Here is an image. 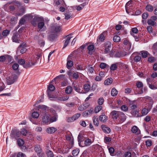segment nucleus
<instances>
[{
  "mask_svg": "<svg viewBox=\"0 0 157 157\" xmlns=\"http://www.w3.org/2000/svg\"><path fill=\"white\" fill-rule=\"evenodd\" d=\"M18 76L15 74H12L11 76L6 78V82L8 85H11L17 81Z\"/></svg>",
  "mask_w": 157,
  "mask_h": 157,
  "instance_id": "obj_1",
  "label": "nucleus"
},
{
  "mask_svg": "<svg viewBox=\"0 0 157 157\" xmlns=\"http://www.w3.org/2000/svg\"><path fill=\"white\" fill-rule=\"evenodd\" d=\"M21 136L20 132L17 130H13L11 131L10 136L12 139L17 140Z\"/></svg>",
  "mask_w": 157,
  "mask_h": 157,
  "instance_id": "obj_2",
  "label": "nucleus"
},
{
  "mask_svg": "<svg viewBox=\"0 0 157 157\" xmlns=\"http://www.w3.org/2000/svg\"><path fill=\"white\" fill-rule=\"evenodd\" d=\"M18 62L19 64L21 65H24L23 67L25 68H28L30 67L32 65H34L35 64V63H33V62H29L27 64L25 63V61L23 59H20L18 60Z\"/></svg>",
  "mask_w": 157,
  "mask_h": 157,
  "instance_id": "obj_3",
  "label": "nucleus"
},
{
  "mask_svg": "<svg viewBox=\"0 0 157 157\" xmlns=\"http://www.w3.org/2000/svg\"><path fill=\"white\" fill-rule=\"evenodd\" d=\"M26 46L25 44L24 43L21 44L17 48V53H18L20 52L21 53L23 54L25 53L26 51Z\"/></svg>",
  "mask_w": 157,
  "mask_h": 157,
  "instance_id": "obj_4",
  "label": "nucleus"
},
{
  "mask_svg": "<svg viewBox=\"0 0 157 157\" xmlns=\"http://www.w3.org/2000/svg\"><path fill=\"white\" fill-rule=\"evenodd\" d=\"M33 18V16L32 15L30 14H28L26 15H25L24 16V18H21L19 21V25H21L24 24L25 23V20L24 18H25L26 19H31Z\"/></svg>",
  "mask_w": 157,
  "mask_h": 157,
  "instance_id": "obj_5",
  "label": "nucleus"
},
{
  "mask_svg": "<svg viewBox=\"0 0 157 157\" xmlns=\"http://www.w3.org/2000/svg\"><path fill=\"white\" fill-rule=\"evenodd\" d=\"M120 113H121L120 111L113 110L111 112L110 115L112 118L116 120L119 117Z\"/></svg>",
  "mask_w": 157,
  "mask_h": 157,
  "instance_id": "obj_6",
  "label": "nucleus"
},
{
  "mask_svg": "<svg viewBox=\"0 0 157 157\" xmlns=\"http://www.w3.org/2000/svg\"><path fill=\"white\" fill-rule=\"evenodd\" d=\"M35 151L37 153V155L39 157H42L44 153L42 152V149L38 145H36L35 147Z\"/></svg>",
  "mask_w": 157,
  "mask_h": 157,
  "instance_id": "obj_7",
  "label": "nucleus"
},
{
  "mask_svg": "<svg viewBox=\"0 0 157 157\" xmlns=\"http://www.w3.org/2000/svg\"><path fill=\"white\" fill-rule=\"evenodd\" d=\"M41 35H39V36L36 35L34 37V38L35 39L38 40V43L40 47L44 46L45 44L44 41L41 39L40 38Z\"/></svg>",
  "mask_w": 157,
  "mask_h": 157,
  "instance_id": "obj_8",
  "label": "nucleus"
},
{
  "mask_svg": "<svg viewBox=\"0 0 157 157\" xmlns=\"http://www.w3.org/2000/svg\"><path fill=\"white\" fill-rule=\"evenodd\" d=\"M132 1H130L128 2L126 4L125 9L126 12L128 13L129 11L133 9L132 5L131 3Z\"/></svg>",
  "mask_w": 157,
  "mask_h": 157,
  "instance_id": "obj_9",
  "label": "nucleus"
},
{
  "mask_svg": "<svg viewBox=\"0 0 157 157\" xmlns=\"http://www.w3.org/2000/svg\"><path fill=\"white\" fill-rule=\"evenodd\" d=\"M111 48V43L109 42L105 43V49L104 52L105 53H108L110 52Z\"/></svg>",
  "mask_w": 157,
  "mask_h": 157,
  "instance_id": "obj_10",
  "label": "nucleus"
},
{
  "mask_svg": "<svg viewBox=\"0 0 157 157\" xmlns=\"http://www.w3.org/2000/svg\"><path fill=\"white\" fill-rule=\"evenodd\" d=\"M119 118L120 119V122L121 123L125 121L126 119V116L123 113L121 112Z\"/></svg>",
  "mask_w": 157,
  "mask_h": 157,
  "instance_id": "obj_11",
  "label": "nucleus"
},
{
  "mask_svg": "<svg viewBox=\"0 0 157 157\" xmlns=\"http://www.w3.org/2000/svg\"><path fill=\"white\" fill-rule=\"evenodd\" d=\"M106 34V32H104L101 34L98 37L97 39L98 41H103L105 38V36Z\"/></svg>",
  "mask_w": 157,
  "mask_h": 157,
  "instance_id": "obj_12",
  "label": "nucleus"
},
{
  "mask_svg": "<svg viewBox=\"0 0 157 157\" xmlns=\"http://www.w3.org/2000/svg\"><path fill=\"white\" fill-rule=\"evenodd\" d=\"M101 128L105 133L108 134L111 132L110 129L106 125H102L101 126Z\"/></svg>",
  "mask_w": 157,
  "mask_h": 157,
  "instance_id": "obj_13",
  "label": "nucleus"
},
{
  "mask_svg": "<svg viewBox=\"0 0 157 157\" xmlns=\"http://www.w3.org/2000/svg\"><path fill=\"white\" fill-rule=\"evenodd\" d=\"M48 107L44 105H42L40 106L39 107V110L40 111L43 112V115L44 114L46 110H48Z\"/></svg>",
  "mask_w": 157,
  "mask_h": 157,
  "instance_id": "obj_14",
  "label": "nucleus"
},
{
  "mask_svg": "<svg viewBox=\"0 0 157 157\" xmlns=\"http://www.w3.org/2000/svg\"><path fill=\"white\" fill-rule=\"evenodd\" d=\"M18 35L17 33H15L13 34L12 37L13 41L16 43L19 42Z\"/></svg>",
  "mask_w": 157,
  "mask_h": 157,
  "instance_id": "obj_15",
  "label": "nucleus"
},
{
  "mask_svg": "<svg viewBox=\"0 0 157 157\" xmlns=\"http://www.w3.org/2000/svg\"><path fill=\"white\" fill-rule=\"evenodd\" d=\"M44 116L42 118L43 122L44 123H50V118L49 117L47 116L46 113H44V114L43 115Z\"/></svg>",
  "mask_w": 157,
  "mask_h": 157,
  "instance_id": "obj_16",
  "label": "nucleus"
},
{
  "mask_svg": "<svg viewBox=\"0 0 157 157\" xmlns=\"http://www.w3.org/2000/svg\"><path fill=\"white\" fill-rule=\"evenodd\" d=\"M136 85L138 88H141V90L138 92V94H141L143 93L142 88L143 86V83L141 82L138 81L136 83Z\"/></svg>",
  "mask_w": 157,
  "mask_h": 157,
  "instance_id": "obj_17",
  "label": "nucleus"
},
{
  "mask_svg": "<svg viewBox=\"0 0 157 157\" xmlns=\"http://www.w3.org/2000/svg\"><path fill=\"white\" fill-rule=\"evenodd\" d=\"M40 18L39 17H34L31 21V23L34 26H36L37 24V22L39 21Z\"/></svg>",
  "mask_w": 157,
  "mask_h": 157,
  "instance_id": "obj_18",
  "label": "nucleus"
},
{
  "mask_svg": "<svg viewBox=\"0 0 157 157\" xmlns=\"http://www.w3.org/2000/svg\"><path fill=\"white\" fill-rule=\"evenodd\" d=\"M71 34H70L69 35L67 36V38L65 40V42L64 44L63 47V48H65L68 44L69 43L70 41L71 38L72 37L69 36L71 35Z\"/></svg>",
  "mask_w": 157,
  "mask_h": 157,
  "instance_id": "obj_19",
  "label": "nucleus"
},
{
  "mask_svg": "<svg viewBox=\"0 0 157 157\" xmlns=\"http://www.w3.org/2000/svg\"><path fill=\"white\" fill-rule=\"evenodd\" d=\"M56 130L57 129L56 128L49 127L47 128L46 132L48 133L52 134L54 133Z\"/></svg>",
  "mask_w": 157,
  "mask_h": 157,
  "instance_id": "obj_20",
  "label": "nucleus"
},
{
  "mask_svg": "<svg viewBox=\"0 0 157 157\" xmlns=\"http://www.w3.org/2000/svg\"><path fill=\"white\" fill-rule=\"evenodd\" d=\"M99 120L103 122H105L107 120V117L105 115H101L99 117Z\"/></svg>",
  "mask_w": 157,
  "mask_h": 157,
  "instance_id": "obj_21",
  "label": "nucleus"
},
{
  "mask_svg": "<svg viewBox=\"0 0 157 157\" xmlns=\"http://www.w3.org/2000/svg\"><path fill=\"white\" fill-rule=\"evenodd\" d=\"M52 29L55 31V32H58L61 30V28L60 26L55 24L52 27Z\"/></svg>",
  "mask_w": 157,
  "mask_h": 157,
  "instance_id": "obj_22",
  "label": "nucleus"
},
{
  "mask_svg": "<svg viewBox=\"0 0 157 157\" xmlns=\"http://www.w3.org/2000/svg\"><path fill=\"white\" fill-rule=\"evenodd\" d=\"M67 67L68 69H70L73 65V62L69 59V57L67 59Z\"/></svg>",
  "mask_w": 157,
  "mask_h": 157,
  "instance_id": "obj_23",
  "label": "nucleus"
},
{
  "mask_svg": "<svg viewBox=\"0 0 157 157\" xmlns=\"http://www.w3.org/2000/svg\"><path fill=\"white\" fill-rule=\"evenodd\" d=\"M139 54H141L142 57L143 58L147 57L149 54V53L147 51H141Z\"/></svg>",
  "mask_w": 157,
  "mask_h": 157,
  "instance_id": "obj_24",
  "label": "nucleus"
},
{
  "mask_svg": "<svg viewBox=\"0 0 157 157\" xmlns=\"http://www.w3.org/2000/svg\"><path fill=\"white\" fill-rule=\"evenodd\" d=\"M84 145L82 146V147H84L85 146H90L92 143V141L91 140L87 139L85 140L84 142Z\"/></svg>",
  "mask_w": 157,
  "mask_h": 157,
  "instance_id": "obj_25",
  "label": "nucleus"
},
{
  "mask_svg": "<svg viewBox=\"0 0 157 157\" xmlns=\"http://www.w3.org/2000/svg\"><path fill=\"white\" fill-rule=\"evenodd\" d=\"M113 79L111 78H108L104 82V84L106 85H109L112 83Z\"/></svg>",
  "mask_w": 157,
  "mask_h": 157,
  "instance_id": "obj_26",
  "label": "nucleus"
},
{
  "mask_svg": "<svg viewBox=\"0 0 157 157\" xmlns=\"http://www.w3.org/2000/svg\"><path fill=\"white\" fill-rule=\"evenodd\" d=\"M88 49L89 50L88 53L90 54H92V51L94 49V45H89L88 46Z\"/></svg>",
  "mask_w": 157,
  "mask_h": 157,
  "instance_id": "obj_27",
  "label": "nucleus"
},
{
  "mask_svg": "<svg viewBox=\"0 0 157 157\" xmlns=\"http://www.w3.org/2000/svg\"><path fill=\"white\" fill-rule=\"evenodd\" d=\"M93 121L94 125L96 126H98V125L99 121L97 116H94L93 117Z\"/></svg>",
  "mask_w": 157,
  "mask_h": 157,
  "instance_id": "obj_28",
  "label": "nucleus"
},
{
  "mask_svg": "<svg viewBox=\"0 0 157 157\" xmlns=\"http://www.w3.org/2000/svg\"><path fill=\"white\" fill-rule=\"evenodd\" d=\"M53 116L50 119V122H53L56 121L57 120V114H55L53 115Z\"/></svg>",
  "mask_w": 157,
  "mask_h": 157,
  "instance_id": "obj_29",
  "label": "nucleus"
},
{
  "mask_svg": "<svg viewBox=\"0 0 157 157\" xmlns=\"http://www.w3.org/2000/svg\"><path fill=\"white\" fill-rule=\"evenodd\" d=\"M17 18L15 17H11L10 18V23L12 25H14L16 23Z\"/></svg>",
  "mask_w": 157,
  "mask_h": 157,
  "instance_id": "obj_30",
  "label": "nucleus"
},
{
  "mask_svg": "<svg viewBox=\"0 0 157 157\" xmlns=\"http://www.w3.org/2000/svg\"><path fill=\"white\" fill-rule=\"evenodd\" d=\"M10 31L8 29L4 30L2 32V34L4 37H6L9 34Z\"/></svg>",
  "mask_w": 157,
  "mask_h": 157,
  "instance_id": "obj_31",
  "label": "nucleus"
},
{
  "mask_svg": "<svg viewBox=\"0 0 157 157\" xmlns=\"http://www.w3.org/2000/svg\"><path fill=\"white\" fill-rule=\"evenodd\" d=\"M90 86L89 84H86L84 86V89L86 93L87 92L90 90Z\"/></svg>",
  "mask_w": 157,
  "mask_h": 157,
  "instance_id": "obj_32",
  "label": "nucleus"
},
{
  "mask_svg": "<svg viewBox=\"0 0 157 157\" xmlns=\"http://www.w3.org/2000/svg\"><path fill=\"white\" fill-rule=\"evenodd\" d=\"M56 35L55 34H51L48 36V38L50 41H52L56 38Z\"/></svg>",
  "mask_w": 157,
  "mask_h": 157,
  "instance_id": "obj_33",
  "label": "nucleus"
},
{
  "mask_svg": "<svg viewBox=\"0 0 157 157\" xmlns=\"http://www.w3.org/2000/svg\"><path fill=\"white\" fill-rule=\"evenodd\" d=\"M86 5V3H84L78 6H76V10L78 11H80L82 10Z\"/></svg>",
  "mask_w": 157,
  "mask_h": 157,
  "instance_id": "obj_34",
  "label": "nucleus"
},
{
  "mask_svg": "<svg viewBox=\"0 0 157 157\" xmlns=\"http://www.w3.org/2000/svg\"><path fill=\"white\" fill-rule=\"evenodd\" d=\"M79 152V150L78 148H76L74 150L72 151V154L73 156H76L78 155Z\"/></svg>",
  "mask_w": 157,
  "mask_h": 157,
  "instance_id": "obj_35",
  "label": "nucleus"
},
{
  "mask_svg": "<svg viewBox=\"0 0 157 157\" xmlns=\"http://www.w3.org/2000/svg\"><path fill=\"white\" fill-rule=\"evenodd\" d=\"M72 91V88L70 86L67 87L65 89V92L67 94H70Z\"/></svg>",
  "mask_w": 157,
  "mask_h": 157,
  "instance_id": "obj_36",
  "label": "nucleus"
},
{
  "mask_svg": "<svg viewBox=\"0 0 157 157\" xmlns=\"http://www.w3.org/2000/svg\"><path fill=\"white\" fill-rule=\"evenodd\" d=\"M118 94V91L114 88H113L111 91V94L113 96H116Z\"/></svg>",
  "mask_w": 157,
  "mask_h": 157,
  "instance_id": "obj_37",
  "label": "nucleus"
},
{
  "mask_svg": "<svg viewBox=\"0 0 157 157\" xmlns=\"http://www.w3.org/2000/svg\"><path fill=\"white\" fill-rule=\"evenodd\" d=\"M147 101L149 102V105L151 108L153 104V101L152 99L150 97H147Z\"/></svg>",
  "mask_w": 157,
  "mask_h": 157,
  "instance_id": "obj_38",
  "label": "nucleus"
},
{
  "mask_svg": "<svg viewBox=\"0 0 157 157\" xmlns=\"http://www.w3.org/2000/svg\"><path fill=\"white\" fill-rule=\"evenodd\" d=\"M147 23L149 25L154 26L156 25V23L155 21H153L151 19H148Z\"/></svg>",
  "mask_w": 157,
  "mask_h": 157,
  "instance_id": "obj_39",
  "label": "nucleus"
},
{
  "mask_svg": "<svg viewBox=\"0 0 157 157\" xmlns=\"http://www.w3.org/2000/svg\"><path fill=\"white\" fill-rule=\"evenodd\" d=\"M69 98V97L68 96L59 97L57 98V99L59 100L65 101L67 100Z\"/></svg>",
  "mask_w": 157,
  "mask_h": 157,
  "instance_id": "obj_40",
  "label": "nucleus"
},
{
  "mask_svg": "<svg viewBox=\"0 0 157 157\" xmlns=\"http://www.w3.org/2000/svg\"><path fill=\"white\" fill-rule=\"evenodd\" d=\"M88 106L82 104L80 105L78 108V110L80 111H83L87 108Z\"/></svg>",
  "mask_w": 157,
  "mask_h": 157,
  "instance_id": "obj_41",
  "label": "nucleus"
},
{
  "mask_svg": "<svg viewBox=\"0 0 157 157\" xmlns=\"http://www.w3.org/2000/svg\"><path fill=\"white\" fill-rule=\"evenodd\" d=\"M146 9L148 11L152 12L153 10V7L151 5L149 4L146 6Z\"/></svg>",
  "mask_w": 157,
  "mask_h": 157,
  "instance_id": "obj_42",
  "label": "nucleus"
},
{
  "mask_svg": "<svg viewBox=\"0 0 157 157\" xmlns=\"http://www.w3.org/2000/svg\"><path fill=\"white\" fill-rule=\"evenodd\" d=\"M17 143L19 146H22L24 144V141L22 139L20 138L17 140Z\"/></svg>",
  "mask_w": 157,
  "mask_h": 157,
  "instance_id": "obj_43",
  "label": "nucleus"
},
{
  "mask_svg": "<svg viewBox=\"0 0 157 157\" xmlns=\"http://www.w3.org/2000/svg\"><path fill=\"white\" fill-rule=\"evenodd\" d=\"M39 114L37 112H34L32 113V116L34 118H37L39 116Z\"/></svg>",
  "mask_w": 157,
  "mask_h": 157,
  "instance_id": "obj_44",
  "label": "nucleus"
},
{
  "mask_svg": "<svg viewBox=\"0 0 157 157\" xmlns=\"http://www.w3.org/2000/svg\"><path fill=\"white\" fill-rule=\"evenodd\" d=\"M113 40L115 42H118L120 41L121 40L120 36H115L113 38Z\"/></svg>",
  "mask_w": 157,
  "mask_h": 157,
  "instance_id": "obj_45",
  "label": "nucleus"
},
{
  "mask_svg": "<svg viewBox=\"0 0 157 157\" xmlns=\"http://www.w3.org/2000/svg\"><path fill=\"white\" fill-rule=\"evenodd\" d=\"M46 154L48 157H53L54 156L53 152L50 150L48 151Z\"/></svg>",
  "mask_w": 157,
  "mask_h": 157,
  "instance_id": "obj_46",
  "label": "nucleus"
},
{
  "mask_svg": "<svg viewBox=\"0 0 157 157\" xmlns=\"http://www.w3.org/2000/svg\"><path fill=\"white\" fill-rule=\"evenodd\" d=\"M131 113L132 115L135 117H139L138 114V112L135 110H133L132 111Z\"/></svg>",
  "mask_w": 157,
  "mask_h": 157,
  "instance_id": "obj_47",
  "label": "nucleus"
},
{
  "mask_svg": "<svg viewBox=\"0 0 157 157\" xmlns=\"http://www.w3.org/2000/svg\"><path fill=\"white\" fill-rule=\"evenodd\" d=\"M102 108V107L101 105L98 106L95 108V112L96 113H98L99 112Z\"/></svg>",
  "mask_w": 157,
  "mask_h": 157,
  "instance_id": "obj_48",
  "label": "nucleus"
},
{
  "mask_svg": "<svg viewBox=\"0 0 157 157\" xmlns=\"http://www.w3.org/2000/svg\"><path fill=\"white\" fill-rule=\"evenodd\" d=\"M104 101V99L103 98H99L98 100V104L100 105L103 104Z\"/></svg>",
  "mask_w": 157,
  "mask_h": 157,
  "instance_id": "obj_49",
  "label": "nucleus"
},
{
  "mask_svg": "<svg viewBox=\"0 0 157 157\" xmlns=\"http://www.w3.org/2000/svg\"><path fill=\"white\" fill-rule=\"evenodd\" d=\"M109 151L111 155L113 156L114 155V149L112 147H110L109 148Z\"/></svg>",
  "mask_w": 157,
  "mask_h": 157,
  "instance_id": "obj_50",
  "label": "nucleus"
},
{
  "mask_svg": "<svg viewBox=\"0 0 157 157\" xmlns=\"http://www.w3.org/2000/svg\"><path fill=\"white\" fill-rule=\"evenodd\" d=\"M138 130V128L136 126H133L131 128V131L133 133H136Z\"/></svg>",
  "mask_w": 157,
  "mask_h": 157,
  "instance_id": "obj_51",
  "label": "nucleus"
},
{
  "mask_svg": "<svg viewBox=\"0 0 157 157\" xmlns=\"http://www.w3.org/2000/svg\"><path fill=\"white\" fill-rule=\"evenodd\" d=\"M80 115L81 114L79 113H76L72 116V118H73L74 121H75L78 119L80 117Z\"/></svg>",
  "mask_w": 157,
  "mask_h": 157,
  "instance_id": "obj_52",
  "label": "nucleus"
},
{
  "mask_svg": "<svg viewBox=\"0 0 157 157\" xmlns=\"http://www.w3.org/2000/svg\"><path fill=\"white\" fill-rule=\"evenodd\" d=\"M121 109L124 112H126L128 110V108L126 105H123L121 106Z\"/></svg>",
  "mask_w": 157,
  "mask_h": 157,
  "instance_id": "obj_53",
  "label": "nucleus"
},
{
  "mask_svg": "<svg viewBox=\"0 0 157 157\" xmlns=\"http://www.w3.org/2000/svg\"><path fill=\"white\" fill-rule=\"evenodd\" d=\"M117 65L115 64H113L111 65L110 67V69L111 70L114 71L117 69Z\"/></svg>",
  "mask_w": 157,
  "mask_h": 157,
  "instance_id": "obj_54",
  "label": "nucleus"
},
{
  "mask_svg": "<svg viewBox=\"0 0 157 157\" xmlns=\"http://www.w3.org/2000/svg\"><path fill=\"white\" fill-rule=\"evenodd\" d=\"M148 112V110L145 108L143 109L142 111V114L143 116L147 115Z\"/></svg>",
  "mask_w": 157,
  "mask_h": 157,
  "instance_id": "obj_55",
  "label": "nucleus"
},
{
  "mask_svg": "<svg viewBox=\"0 0 157 157\" xmlns=\"http://www.w3.org/2000/svg\"><path fill=\"white\" fill-rule=\"evenodd\" d=\"M19 65L17 63H14L12 66L13 69L14 70H17L19 67Z\"/></svg>",
  "mask_w": 157,
  "mask_h": 157,
  "instance_id": "obj_56",
  "label": "nucleus"
},
{
  "mask_svg": "<svg viewBox=\"0 0 157 157\" xmlns=\"http://www.w3.org/2000/svg\"><path fill=\"white\" fill-rule=\"evenodd\" d=\"M65 16V18L66 19L68 20L72 17V16L69 13H65L64 14Z\"/></svg>",
  "mask_w": 157,
  "mask_h": 157,
  "instance_id": "obj_57",
  "label": "nucleus"
},
{
  "mask_svg": "<svg viewBox=\"0 0 157 157\" xmlns=\"http://www.w3.org/2000/svg\"><path fill=\"white\" fill-rule=\"evenodd\" d=\"M44 25V22H41L38 23V26L39 28L42 29Z\"/></svg>",
  "mask_w": 157,
  "mask_h": 157,
  "instance_id": "obj_58",
  "label": "nucleus"
},
{
  "mask_svg": "<svg viewBox=\"0 0 157 157\" xmlns=\"http://www.w3.org/2000/svg\"><path fill=\"white\" fill-rule=\"evenodd\" d=\"M134 60L136 62L139 61L141 59V57L139 56H136L134 58Z\"/></svg>",
  "mask_w": 157,
  "mask_h": 157,
  "instance_id": "obj_59",
  "label": "nucleus"
},
{
  "mask_svg": "<svg viewBox=\"0 0 157 157\" xmlns=\"http://www.w3.org/2000/svg\"><path fill=\"white\" fill-rule=\"evenodd\" d=\"M107 66V64L104 63H101L100 65V67L101 69H104Z\"/></svg>",
  "mask_w": 157,
  "mask_h": 157,
  "instance_id": "obj_60",
  "label": "nucleus"
},
{
  "mask_svg": "<svg viewBox=\"0 0 157 157\" xmlns=\"http://www.w3.org/2000/svg\"><path fill=\"white\" fill-rule=\"evenodd\" d=\"M82 136L81 135L79 134L78 137V142H79V144L80 146L81 145V143L82 142Z\"/></svg>",
  "mask_w": 157,
  "mask_h": 157,
  "instance_id": "obj_61",
  "label": "nucleus"
},
{
  "mask_svg": "<svg viewBox=\"0 0 157 157\" xmlns=\"http://www.w3.org/2000/svg\"><path fill=\"white\" fill-rule=\"evenodd\" d=\"M6 59L8 62H11L13 59L12 57L8 55H6Z\"/></svg>",
  "mask_w": 157,
  "mask_h": 157,
  "instance_id": "obj_62",
  "label": "nucleus"
},
{
  "mask_svg": "<svg viewBox=\"0 0 157 157\" xmlns=\"http://www.w3.org/2000/svg\"><path fill=\"white\" fill-rule=\"evenodd\" d=\"M148 14L147 13H145L142 14V18L144 19H146L148 17Z\"/></svg>",
  "mask_w": 157,
  "mask_h": 157,
  "instance_id": "obj_63",
  "label": "nucleus"
},
{
  "mask_svg": "<svg viewBox=\"0 0 157 157\" xmlns=\"http://www.w3.org/2000/svg\"><path fill=\"white\" fill-rule=\"evenodd\" d=\"M76 69L78 70H84V68H83V67L80 64H78L76 65Z\"/></svg>",
  "mask_w": 157,
  "mask_h": 157,
  "instance_id": "obj_64",
  "label": "nucleus"
}]
</instances>
